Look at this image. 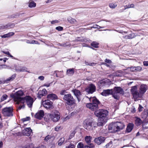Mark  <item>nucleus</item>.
<instances>
[{
  "label": "nucleus",
  "instance_id": "f257e3e1",
  "mask_svg": "<svg viewBox=\"0 0 148 148\" xmlns=\"http://www.w3.org/2000/svg\"><path fill=\"white\" fill-rule=\"evenodd\" d=\"M92 103H88L86 105V107L91 110L95 111V114L99 118L98 119L97 125L99 126H102L107 122L106 116L108 114V111L103 109L99 110L96 111L98 109V105L100 104V102L96 98H92Z\"/></svg>",
  "mask_w": 148,
  "mask_h": 148
},
{
  "label": "nucleus",
  "instance_id": "f03ea898",
  "mask_svg": "<svg viewBox=\"0 0 148 148\" xmlns=\"http://www.w3.org/2000/svg\"><path fill=\"white\" fill-rule=\"evenodd\" d=\"M65 104L69 110L74 108L75 105V101L71 94L65 95L62 98Z\"/></svg>",
  "mask_w": 148,
  "mask_h": 148
},
{
  "label": "nucleus",
  "instance_id": "7ed1b4c3",
  "mask_svg": "<svg viewBox=\"0 0 148 148\" xmlns=\"http://www.w3.org/2000/svg\"><path fill=\"white\" fill-rule=\"evenodd\" d=\"M125 125L121 122H116L110 123L108 127V130L111 133H115L123 130Z\"/></svg>",
  "mask_w": 148,
  "mask_h": 148
},
{
  "label": "nucleus",
  "instance_id": "20e7f679",
  "mask_svg": "<svg viewBox=\"0 0 148 148\" xmlns=\"http://www.w3.org/2000/svg\"><path fill=\"white\" fill-rule=\"evenodd\" d=\"M84 125L85 128L88 130H93L94 128L96 127V123L88 119L85 120L84 122Z\"/></svg>",
  "mask_w": 148,
  "mask_h": 148
},
{
  "label": "nucleus",
  "instance_id": "39448f33",
  "mask_svg": "<svg viewBox=\"0 0 148 148\" xmlns=\"http://www.w3.org/2000/svg\"><path fill=\"white\" fill-rule=\"evenodd\" d=\"M124 91L123 89L120 87L115 86L113 91L112 96L115 99H118L119 98V94H123Z\"/></svg>",
  "mask_w": 148,
  "mask_h": 148
},
{
  "label": "nucleus",
  "instance_id": "423d86ee",
  "mask_svg": "<svg viewBox=\"0 0 148 148\" xmlns=\"http://www.w3.org/2000/svg\"><path fill=\"white\" fill-rule=\"evenodd\" d=\"M23 92L22 91L19 90L13 95L12 97H13L15 101H17L18 104H19L21 101H23L24 99V97H21L23 96Z\"/></svg>",
  "mask_w": 148,
  "mask_h": 148
},
{
  "label": "nucleus",
  "instance_id": "0eeeda50",
  "mask_svg": "<svg viewBox=\"0 0 148 148\" xmlns=\"http://www.w3.org/2000/svg\"><path fill=\"white\" fill-rule=\"evenodd\" d=\"M131 92L135 101L138 98L142 97V95L139 91L138 92V91L136 86H134L132 87L131 89Z\"/></svg>",
  "mask_w": 148,
  "mask_h": 148
},
{
  "label": "nucleus",
  "instance_id": "6e6552de",
  "mask_svg": "<svg viewBox=\"0 0 148 148\" xmlns=\"http://www.w3.org/2000/svg\"><path fill=\"white\" fill-rule=\"evenodd\" d=\"M49 116L51 120L54 122L58 121L60 118L59 112L57 110L53 111L51 114H49Z\"/></svg>",
  "mask_w": 148,
  "mask_h": 148
},
{
  "label": "nucleus",
  "instance_id": "1a4fd4ad",
  "mask_svg": "<svg viewBox=\"0 0 148 148\" xmlns=\"http://www.w3.org/2000/svg\"><path fill=\"white\" fill-rule=\"evenodd\" d=\"M24 99L23 101H21L20 103H23L25 101L29 107H32L34 102L33 99L30 96L27 95L24 97Z\"/></svg>",
  "mask_w": 148,
  "mask_h": 148
},
{
  "label": "nucleus",
  "instance_id": "9d476101",
  "mask_svg": "<svg viewBox=\"0 0 148 148\" xmlns=\"http://www.w3.org/2000/svg\"><path fill=\"white\" fill-rule=\"evenodd\" d=\"M12 112V108L11 107L4 108L2 110V113L4 116H13Z\"/></svg>",
  "mask_w": 148,
  "mask_h": 148
},
{
  "label": "nucleus",
  "instance_id": "9b49d317",
  "mask_svg": "<svg viewBox=\"0 0 148 148\" xmlns=\"http://www.w3.org/2000/svg\"><path fill=\"white\" fill-rule=\"evenodd\" d=\"M52 102L50 100L44 101L42 103L43 106L46 108L51 109L52 108Z\"/></svg>",
  "mask_w": 148,
  "mask_h": 148
},
{
  "label": "nucleus",
  "instance_id": "f8f14e48",
  "mask_svg": "<svg viewBox=\"0 0 148 148\" xmlns=\"http://www.w3.org/2000/svg\"><path fill=\"white\" fill-rule=\"evenodd\" d=\"M96 87L93 84H91L86 89L85 91L88 93L92 94L95 91Z\"/></svg>",
  "mask_w": 148,
  "mask_h": 148
},
{
  "label": "nucleus",
  "instance_id": "ddd939ff",
  "mask_svg": "<svg viewBox=\"0 0 148 148\" xmlns=\"http://www.w3.org/2000/svg\"><path fill=\"white\" fill-rule=\"evenodd\" d=\"M72 92L77 98L78 101L79 102L81 99L82 96V94L80 91L78 90L74 89L72 90Z\"/></svg>",
  "mask_w": 148,
  "mask_h": 148
},
{
  "label": "nucleus",
  "instance_id": "4468645a",
  "mask_svg": "<svg viewBox=\"0 0 148 148\" xmlns=\"http://www.w3.org/2000/svg\"><path fill=\"white\" fill-rule=\"evenodd\" d=\"M15 26V24L14 23H10L7 24L0 26V29H9L14 27Z\"/></svg>",
  "mask_w": 148,
  "mask_h": 148
},
{
  "label": "nucleus",
  "instance_id": "2eb2a0df",
  "mask_svg": "<svg viewBox=\"0 0 148 148\" xmlns=\"http://www.w3.org/2000/svg\"><path fill=\"white\" fill-rule=\"evenodd\" d=\"M106 140V138L105 137L102 136H100L99 137L95 138L94 140V141L95 143L98 145H100L101 144L104 142Z\"/></svg>",
  "mask_w": 148,
  "mask_h": 148
},
{
  "label": "nucleus",
  "instance_id": "dca6fc26",
  "mask_svg": "<svg viewBox=\"0 0 148 148\" xmlns=\"http://www.w3.org/2000/svg\"><path fill=\"white\" fill-rule=\"evenodd\" d=\"M47 91L45 88L42 89V90H39L37 94V97L40 99L43 96H45L47 94Z\"/></svg>",
  "mask_w": 148,
  "mask_h": 148
},
{
  "label": "nucleus",
  "instance_id": "f3484780",
  "mask_svg": "<svg viewBox=\"0 0 148 148\" xmlns=\"http://www.w3.org/2000/svg\"><path fill=\"white\" fill-rule=\"evenodd\" d=\"M22 133L24 135L29 136L32 134V131L30 127L26 128L23 130Z\"/></svg>",
  "mask_w": 148,
  "mask_h": 148
},
{
  "label": "nucleus",
  "instance_id": "a211bd4d",
  "mask_svg": "<svg viewBox=\"0 0 148 148\" xmlns=\"http://www.w3.org/2000/svg\"><path fill=\"white\" fill-rule=\"evenodd\" d=\"M44 114V112L43 110H40L35 115V117L40 120L43 117Z\"/></svg>",
  "mask_w": 148,
  "mask_h": 148
},
{
  "label": "nucleus",
  "instance_id": "6ab92c4d",
  "mask_svg": "<svg viewBox=\"0 0 148 148\" xmlns=\"http://www.w3.org/2000/svg\"><path fill=\"white\" fill-rule=\"evenodd\" d=\"M113 90L112 89H107L103 90L101 93V95L103 96H106L112 94V95Z\"/></svg>",
  "mask_w": 148,
  "mask_h": 148
},
{
  "label": "nucleus",
  "instance_id": "aec40b11",
  "mask_svg": "<svg viewBox=\"0 0 148 148\" xmlns=\"http://www.w3.org/2000/svg\"><path fill=\"white\" fill-rule=\"evenodd\" d=\"M147 89V87L145 84H142L140 87L139 92L141 93V95H143L146 92Z\"/></svg>",
  "mask_w": 148,
  "mask_h": 148
},
{
  "label": "nucleus",
  "instance_id": "412c9836",
  "mask_svg": "<svg viewBox=\"0 0 148 148\" xmlns=\"http://www.w3.org/2000/svg\"><path fill=\"white\" fill-rule=\"evenodd\" d=\"M107 85V81L106 80H101L98 83V86L100 88Z\"/></svg>",
  "mask_w": 148,
  "mask_h": 148
},
{
  "label": "nucleus",
  "instance_id": "4be33fe9",
  "mask_svg": "<svg viewBox=\"0 0 148 148\" xmlns=\"http://www.w3.org/2000/svg\"><path fill=\"white\" fill-rule=\"evenodd\" d=\"M47 98L48 99L53 100L58 99L57 96L56 94L53 93H51L48 95H47Z\"/></svg>",
  "mask_w": 148,
  "mask_h": 148
},
{
  "label": "nucleus",
  "instance_id": "5701e85b",
  "mask_svg": "<svg viewBox=\"0 0 148 148\" xmlns=\"http://www.w3.org/2000/svg\"><path fill=\"white\" fill-rule=\"evenodd\" d=\"M16 75L14 74L12 75V76L7 78L3 82V84L4 83H8L10 81L13 80L16 77Z\"/></svg>",
  "mask_w": 148,
  "mask_h": 148
},
{
  "label": "nucleus",
  "instance_id": "b1692460",
  "mask_svg": "<svg viewBox=\"0 0 148 148\" xmlns=\"http://www.w3.org/2000/svg\"><path fill=\"white\" fill-rule=\"evenodd\" d=\"M134 126V125L132 123H130L128 124L126 128V130L128 132H130L133 129Z\"/></svg>",
  "mask_w": 148,
  "mask_h": 148
},
{
  "label": "nucleus",
  "instance_id": "393cba45",
  "mask_svg": "<svg viewBox=\"0 0 148 148\" xmlns=\"http://www.w3.org/2000/svg\"><path fill=\"white\" fill-rule=\"evenodd\" d=\"M27 68L25 67L20 66L19 68L16 69V71L18 72H27L28 73H30L27 70Z\"/></svg>",
  "mask_w": 148,
  "mask_h": 148
},
{
  "label": "nucleus",
  "instance_id": "a878e982",
  "mask_svg": "<svg viewBox=\"0 0 148 148\" xmlns=\"http://www.w3.org/2000/svg\"><path fill=\"white\" fill-rule=\"evenodd\" d=\"M75 72L73 68L69 69L67 70L66 74L69 76H71L73 75Z\"/></svg>",
  "mask_w": 148,
  "mask_h": 148
},
{
  "label": "nucleus",
  "instance_id": "bb28decb",
  "mask_svg": "<svg viewBox=\"0 0 148 148\" xmlns=\"http://www.w3.org/2000/svg\"><path fill=\"white\" fill-rule=\"evenodd\" d=\"M136 36V35L134 33H132L128 35L125 36L124 38L126 39H131L135 37Z\"/></svg>",
  "mask_w": 148,
  "mask_h": 148
},
{
  "label": "nucleus",
  "instance_id": "cd10ccee",
  "mask_svg": "<svg viewBox=\"0 0 148 148\" xmlns=\"http://www.w3.org/2000/svg\"><path fill=\"white\" fill-rule=\"evenodd\" d=\"M61 72H63V71H54L53 74L54 75H55L56 77H62V76L60 74Z\"/></svg>",
  "mask_w": 148,
  "mask_h": 148
},
{
  "label": "nucleus",
  "instance_id": "c85d7f7f",
  "mask_svg": "<svg viewBox=\"0 0 148 148\" xmlns=\"http://www.w3.org/2000/svg\"><path fill=\"white\" fill-rule=\"evenodd\" d=\"M67 21L70 23L73 24L77 22L76 20L71 17H69L67 18Z\"/></svg>",
  "mask_w": 148,
  "mask_h": 148
},
{
  "label": "nucleus",
  "instance_id": "c756f323",
  "mask_svg": "<svg viewBox=\"0 0 148 148\" xmlns=\"http://www.w3.org/2000/svg\"><path fill=\"white\" fill-rule=\"evenodd\" d=\"M92 139V137L90 136H86L85 138L86 142L88 144L90 143Z\"/></svg>",
  "mask_w": 148,
  "mask_h": 148
},
{
  "label": "nucleus",
  "instance_id": "7c9ffc66",
  "mask_svg": "<svg viewBox=\"0 0 148 148\" xmlns=\"http://www.w3.org/2000/svg\"><path fill=\"white\" fill-rule=\"evenodd\" d=\"M142 123L141 120L139 118H137L135 120V123L137 125H140Z\"/></svg>",
  "mask_w": 148,
  "mask_h": 148
},
{
  "label": "nucleus",
  "instance_id": "2f4dec72",
  "mask_svg": "<svg viewBox=\"0 0 148 148\" xmlns=\"http://www.w3.org/2000/svg\"><path fill=\"white\" fill-rule=\"evenodd\" d=\"M99 44V43L98 42L95 41H94L91 43V45L94 47L95 48H98Z\"/></svg>",
  "mask_w": 148,
  "mask_h": 148
},
{
  "label": "nucleus",
  "instance_id": "473e14b6",
  "mask_svg": "<svg viewBox=\"0 0 148 148\" xmlns=\"http://www.w3.org/2000/svg\"><path fill=\"white\" fill-rule=\"evenodd\" d=\"M117 6V4L116 3H110L109 4V6L111 8H114Z\"/></svg>",
  "mask_w": 148,
  "mask_h": 148
},
{
  "label": "nucleus",
  "instance_id": "72a5a7b5",
  "mask_svg": "<svg viewBox=\"0 0 148 148\" xmlns=\"http://www.w3.org/2000/svg\"><path fill=\"white\" fill-rule=\"evenodd\" d=\"M64 138H60L58 141V145L59 146H61L64 143Z\"/></svg>",
  "mask_w": 148,
  "mask_h": 148
},
{
  "label": "nucleus",
  "instance_id": "f704fd0d",
  "mask_svg": "<svg viewBox=\"0 0 148 148\" xmlns=\"http://www.w3.org/2000/svg\"><path fill=\"white\" fill-rule=\"evenodd\" d=\"M67 92L66 90H62L60 91V94L61 95V96L62 97V98H63V97L65 95H66L67 94Z\"/></svg>",
  "mask_w": 148,
  "mask_h": 148
},
{
  "label": "nucleus",
  "instance_id": "c9c22d12",
  "mask_svg": "<svg viewBox=\"0 0 148 148\" xmlns=\"http://www.w3.org/2000/svg\"><path fill=\"white\" fill-rule=\"evenodd\" d=\"M36 6V3L34 1H31L29 3V6L30 8L34 7Z\"/></svg>",
  "mask_w": 148,
  "mask_h": 148
},
{
  "label": "nucleus",
  "instance_id": "e433bc0d",
  "mask_svg": "<svg viewBox=\"0 0 148 148\" xmlns=\"http://www.w3.org/2000/svg\"><path fill=\"white\" fill-rule=\"evenodd\" d=\"M91 28H93L95 29L97 28L98 29H99L100 28H104L105 27H101L97 25H95V26L92 27Z\"/></svg>",
  "mask_w": 148,
  "mask_h": 148
},
{
  "label": "nucleus",
  "instance_id": "4c0bfd02",
  "mask_svg": "<svg viewBox=\"0 0 148 148\" xmlns=\"http://www.w3.org/2000/svg\"><path fill=\"white\" fill-rule=\"evenodd\" d=\"M142 115H143L144 117H147L148 116V109L146 111H144L142 113Z\"/></svg>",
  "mask_w": 148,
  "mask_h": 148
},
{
  "label": "nucleus",
  "instance_id": "58836bf2",
  "mask_svg": "<svg viewBox=\"0 0 148 148\" xmlns=\"http://www.w3.org/2000/svg\"><path fill=\"white\" fill-rule=\"evenodd\" d=\"M84 146L83 143H79L77 145V148H83Z\"/></svg>",
  "mask_w": 148,
  "mask_h": 148
},
{
  "label": "nucleus",
  "instance_id": "ea45409f",
  "mask_svg": "<svg viewBox=\"0 0 148 148\" xmlns=\"http://www.w3.org/2000/svg\"><path fill=\"white\" fill-rule=\"evenodd\" d=\"M85 63L86 65L94 66L95 64L94 63H89L86 61H85Z\"/></svg>",
  "mask_w": 148,
  "mask_h": 148
},
{
  "label": "nucleus",
  "instance_id": "a19ab883",
  "mask_svg": "<svg viewBox=\"0 0 148 148\" xmlns=\"http://www.w3.org/2000/svg\"><path fill=\"white\" fill-rule=\"evenodd\" d=\"M75 131H73L72 133H71L69 136V139H71L73 137L75 136Z\"/></svg>",
  "mask_w": 148,
  "mask_h": 148
},
{
  "label": "nucleus",
  "instance_id": "79ce46f5",
  "mask_svg": "<svg viewBox=\"0 0 148 148\" xmlns=\"http://www.w3.org/2000/svg\"><path fill=\"white\" fill-rule=\"evenodd\" d=\"M8 97V96L6 94L3 95L1 98V101H3L5 100Z\"/></svg>",
  "mask_w": 148,
  "mask_h": 148
},
{
  "label": "nucleus",
  "instance_id": "37998d69",
  "mask_svg": "<svg viewBox=\"0 0 148 148\" xmlns=\"http://www.w3.org/2000/svg\"><path fill=\"white\" fill-rule=\"evenodd\" d=\"M52 137L51 135H48L44 138V140L46 141H48L50 139H51Z\"/></svg>",
  "mask_w": 148,
  "mask_h": 148
},
{
  "label": "nucleus",
  "instance_id": "c03bdc74",
  "mask_svg": "<svg viewBox=\"0 0 148 148\" xmlns=\"http://www.w3.org/2000/svg\"><path fill=\"white\" fill-rule=\"evenodd\" d=\"M61 126L60 125H58L55 128V130L56 131H58L61 129Z\"/></svg>",
  "mask_w": 148,
  "mask_h": 148
},
{
  "label": "nucleus",
  "instance_id": "a18cd8bd",
  "mask_svg": "<svg viewBox=\"0 0 148 148\" xmlns=\"http://www.w3.org/2000/svg\"><path fill=\"white\" fill-rule=\"evenodd\" d=\"M30 117H27L25 118H23L21 119V121L23 122H24L25 121H28L30 120Z\"/></svg>",
  "mask_w": 148,
  "mask_h": 148
},
{
  "label": "nucleus",
  "instance_id": "49530a36",
  "mask_svg": "<svg viewBox=\"0 0 148 148\" xmlns=\"http://www.w3.org/2000/svg\"><path fill=\"white\" fill-rule=\"evenodd\" d=\"M142 68L140 66H135L136 72L140 71L142 69Z\"/></svg>",
  "mask_w": 148,
  "mask_h": 148
},
{
  "label": "nucleus",
  "instance_id": "de8ad7c7",
  "mask_svg": "<svg viewBox=\"0 0 148 148\" xmlns=\"http://www.w3.org/2000/svg\"><path fill=\"white\" fill-rule=\"evenodd\" d=\"M56 29L58 31H61L63 30V27L61 26H58L56 27Z\"/></svg>",
  "mask_w": 148,
  "mask_h": 148
},
{
  "label": "nucleus",
  "instance_id": "09e8293b",
  "mask_svg": "<svg viewBox=\"0 0 148 148\" xmlns=\"http://www.w3.org/2000/svg\"><path fill=\"white\" fill-rule=\"evenodd\" d=\"M128 69H130V70L132 72H136L135 71V66H131L130 67L128 68Z\"/></svg>",
  "mask_w": 148,
  "mask_h": 148
},
{
  "label": "nucleus",
  "instance_id": "8fccbe9b",
  "mask_svg": "<svg viewBox=\"0 0 148 148\" xmlns=\"http://www.w3.org/2000/svg\"><path fill=\"white\" fill-rule=\"evenodd\" d=\"M143 106H141L139 104V107L138 108V111H139V112H141L143 110Z\"/></svg>",
  "mask_w": 148,
  "mask_h": 148
},
{
  "label": "nucleus",
  "instance_id": "3c124183",
  "mask_svg": "<svg viewBox=\"0 0 148 148\" xmlns=\"http://www.w3.org/2000/svg\"><path fill=\"white\" fill-rule=\"evenodd\" d=\"M59 22V21L58 20H55L51 21V23L52 24H54L56 23H57Z\"/></svg>",
  "mask_w": 148,
  "mask_h": 148
},
{
  "label": "nucleus",
  "instance_id": "603ef678",
  "mask_svg": "<svg viewBox=\"0 0 148 148\" xmlns=\"http://www.w3.org/2000/svg\"><path fill=\"white\" fill-rule=\"evenodd\" d=\"M8 34H5L3 35H1V36L2 38H9Z\"/></svg>",
  "mask_w": 148,
  "mask_h": 148
},
{
  "label": "nucleus",
  "instance_id": "864d4df0",
  "mask_svg": "<svg viewBox=\"0 0 148 148\" xmlns=\"http://www.w3.org/2000/svg\"><path fill=\"white\" fill-rule=\"evenodd\" d=\"M8 36L9 37H11V36H13L14 34V33L13 32H9L8 33Z\"/></svg>",
  "mask_w": 148,
  "mask_h": 148
},
{
  "label": "nucleus",
  "instance_id": "5fc2aeb1",
  "mask_svg": "<svg viewBox=\"0 0 148 148\" xmlns=\"http://www.w3.org/2000/svg\"><path fill=\"white\" fill-rule=\"evenodd\" d=\"M66 147L67 148H75V146L73 144H71L68 146L67 147Z\"/></svg>",
  "mask_w": 148,
  "mask_h": 148
},
{
  "label": "nucleus",
  "instance_id": "6e6d98bb",
  "mask_svg": "<svg viewBox=\"0 0 148 148\" xmlns=\"http://www.w3.org/2000/svg\"><path fill=\"white\" fill-rule=\"evenodd\" d=\"M105 62L108 63H111L112 62V61L110 60L107 59H105Z\"/></svg>",
  "mask_w": 148,
  "mask_h": 148
},
{
  "label": "nucleus",
  "instance_id": "4d7b16f0",
  "mask_svg": "<svg viewBox=\"0 0 148 148\" xmlns=\"http://www.w3.org/2000/svg\"><path fill=\"white\" fill-rule=\"evenodd\" d=\"M124 9H126L128 8H131L130 6V4L126 5L124 6Z\"/></svg>",
  "mask_w": 148,
  "mask_h": 148
},
{
  "label": "nucleus",
  "instance_id": "13d9d810",
  "mask_svg": "<svg viewBox=\"0 0 148 148\" xmlns=\"http://www.w3.org/2000/svg\"><path fill=\"white\" fill-rule=\"evenodd\" d=\"M143 65L145 66H148V61H145L143 62Z\"/></svg>",
  "mask_w": 148,
  "mask_h": 148
},
{
  "label": "nucleus",
  "instance_id": "bf43d9fd",
  "mask_svg": "<svg viewBox=\"0 0 148 148\" xmlns=\"http://www.w3.org/2000/svg\"><path fill=\"white\" fill-rule=\"evenodd\" d=\"M36 148H46V147L44 145H41L36 147Z\"/></svg>",
  "mask_w": 148,
  "mask_h": 148
},
{
  "label": "nucleus",
  "instance_id": "052dcab7",
  "mask_svg": "<svg viewBox=\"0 0 148 148\" xmlns=\"http://www.w3.org/2000/svg\"><path fill=\"white\" fill-rule=\"evenodd\" d=\"M25 107L24 105L23 104L22 106H19L17 110H20L22 108H24Z\"/></svg>",
  "mask_w": 148,
  "mask_h": 148
},
{
  "label": "nucleus",
  "instance_id": "680f3d73",
  "mask_svg": "<svg viewBox=\"0 0 148 148\" xmlns=\"http://www.w3.org/2000/svg\"><path fill=\"white\" fill-rule=\"evenodd\" d=\"M44 77L42 76H41L38 77V79L41 80H43L44 79Z\"/></svg>",
  "mask_w": 148,
  "mask_h": 148
},
{
  "label": "nucleus",
  "instance_id": "e2e57ef3",
  "mask_svg": "<svg viewBox=\"0 0 148 148\" xmlns=\"http://www.w3.org/2000/svg\"><path fill=\"white\" fill-rule=\"evenodd\" d=\"M2 51L3 53L7 55L8 56L9 55H10V53L8 51Z\"/></svg>",
  "mask_w": 148,
  "mask_h": 148
},
{
  "label": "nucleus",
  "instance_id": "0e129e2a",
  "mask_svg": "<svg viewBox=\"0 0 148 148\" xmlns=\"http://www.w3.org/2000/svg\"><path fill=\"white\" fill-rule=\"evenodd\" d=\"M50 148H55V144L53 143L51 144L49 146Z\"/></svg>",
  "mask_w": 148,
  "mask_h": 148
},
{
  "label": "nucleus",
  "instance_id": "69168bd1",
  "mask_svg": "<svg viewBox=\"0 0 148 148\" xmlns=\"http://www.w3.org/2000/svg\"><path fill=\"white\" fill-rule=\"evenodd\" d=\"M32 147H31L30 145H26L25 146L23 147L22 148H32Z\"/></svg>",
  "mask_w": 148,
  "mask_h": 148
},
{
  "label": "nucleus",
  "instance_id": "338daca9",
  "mask_svg": "<svg viewBox=\"0 0 148 148\" xmlns=\"http://www.w3.org/2000/svg\"><path fill=\"white\" fill-rule=\"evenodd\" d=\"M58 45L60 46H61L64 47H66L67 45H66L65 44H61L60 43H59L58 44Z\"/></svg>",
  "mask_w": 148,
  "mask_h": 148
},
{
  "label": "nucleus",
  "instance_id": "774afa93",
  "mask_svg": "<svg viewBox=\"0 0 148 148\" xmlns=\"http://www.w3.org/2000/svg\"><path fill=\"white\" fill-rule=\"evenodd\" d=\"M143 130L147 129H148V127L144 125H143Z\"/></svg>",
  "mask_w": 148,
  "mask_h": 148
}]
</instances>
